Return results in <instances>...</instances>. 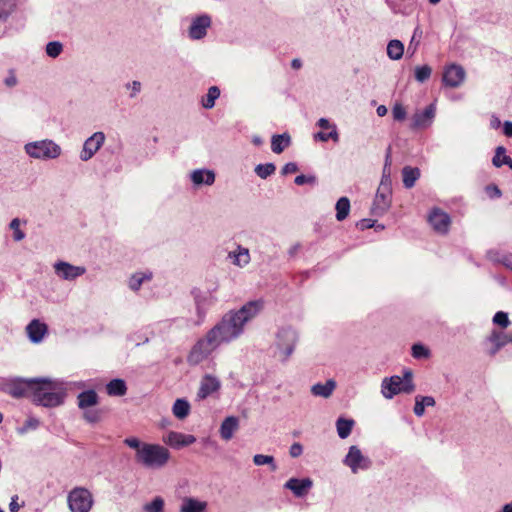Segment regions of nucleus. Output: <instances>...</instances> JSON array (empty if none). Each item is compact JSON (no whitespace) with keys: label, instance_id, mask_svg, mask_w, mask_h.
Here are the masks:
<instances>
[{"label":"nucleus","instance_id":"12","mask_svg":"<svg viewBox=\"0 0 512 512\" xmlns=\"http://www.w3.org/2000/svg\"><path fill=\"white\" fill-rule=\"evenodd\" d=\"M212 24V19L208 14H201L194 17L188 29V36L192 40H201L207 35V31Z\"/></svg>","mask_w":512,"mask_h":512},{"label":"nucleus","instance_id":"46","mask_svg":"<svg viewBox=\"0 0 512 512\" xmlns=\"http://www.w3.org/2000/svg\"><path fill=\"white\" fill-rule=\"evenodd\" d=\"M146 512H163L164 511V500L157 496L150 503L144 505Z\"/></svg>","mask_w":512,"mask_h":512},{"label":"nucleus","instance_id":"41","mask_svg":"<svg viewBox=\"0 0 512 512\" xmlns=\"http://www.w3.org/2000/svg\"><path fill=\"white\" fill-rule=\"evenodd\" d=\"M275 171L276 166L274 163L258 164L254 169L256 175L261 179H267L269 176L273 175Z\"/></svg>","mask_w":512,"mask_h":512},{"label":"nucleus","instance_id":"20","mask_svg":"<svg viewBox=\"0 0 512 512\" xmlns=\"http://www.w3.org/2000/svg\"><path fill=\"white\" fill-rule=\"evenodd\" d=\"M487 341L491 343V348L488 350L490 356H495L498 351L509 343H512V334L503 331L493 330Z\"/></svg>","mask_w":512,"mask_h":512},{"label":"nucleus","instance_id":"30","mask_svg":"<svg viewBox=\"0 0 512 512\" xmlns=\"http://www.w3.org/2000/svg\"><path fill=\"white\" fill-rule=\"evenodd\" d=\"M106 392L109 396H124L127 392V385L123 379L116 378L106 385Z\"/></svg>","mask_w":512,"mask_h":512},{"label":"nucleus","instance_id":"45","mask_svg":"<svg viewBox=\"0 0 512 512\" xmlns=\"http://www.w3.org/2000/svg\"><path fill=\"white\" fill-rule=\"evenodd\" d=\"M21 221L19 218H14L9 223V228L13 230V240L16 242L22 241L25 238V233L20 229Z\"/></svg>","mask_w":512,"mask_h":512},{"label":"nucleus","instance_id":"9","mask_svg":"<svg viewBox=\"0 0 512 512\" xmlns=\"http://www.w3.org/2000/svg\"><path fill=\"white\" fill-rule=\"evenodd\" d=\"M33 378H9L0 382V390L14 398L29 397L32 389Z\"/></svg>","mask_w":512,"mask_h":512},{"label":"nucleus","instance_id":"22","mask_svg":"<svg viewBox=\"0 0 512 512\" xmlns=\"http://www.w3.org/2000/svg\"><path fill=\"white\" fill-rule=\"evenodd\" d=\"M215 173L209 169H196L190 174V179L195 186L207 185L211 186L215 182Z\"/></svg>","mask_w":512,"mask_h":512},{"label":"nucleus","instance_id":"36","mask_svg":"<svg viewBox=\"0 0 512 512\" xmlns=\"http://www.w3.org/2000/svg\"><path fill=\"white\" fill-rule=\"evenodd\" d=\"M404 54V45L400 40L393 39L387 45V55L392 60H399Z\"/></svg>","mask_w":512,"mask_h":512},{"label":"nucleus","instance_id":"1","mask_svg":"<svg viewBox=\"0 0 512 512\" xmlns=\"http://www.w3.org/2000/svg\"><path fill=\"white\" fill-rule=\"evenodd\" d=\"M263 309L262 299L248 301L239 309L225 313L208 332L219 346L228 344L238 339L244 333L245 325L256 318Z\"/></svg>","mask_w":512,"mask_h":512},{"label":"nucleus","instance_id":"10","mask_svg":"<svg viewBox=\"0 0 512 512\" xmlns=\"http://www.w3.org/2000/svg\"><path fill=\"white\" fill-rule=\"evenodd\" d=\"M343 464L349 467L353 474H357L359 471L369 470L372 461L362 454L358 446L352 445L343 459Z\"/></svg>","mask_w":512,"mask_h":512},{"label":"nucleus","instance_id":"31","mask_svg":"<svg viewBox=\"0 0 512 512\" xmlns=\"http://www.w3.org/2000/svg\"><path fill=\"white\" fill-rule=\"evenodd\" d=\"M435 403V399L432 396L417 395L413 412L416 416L421 417L425 413V407H433Z\"/></svg>","mask_w":512,"mask_h":512},{"label":"nucleus","instance_id":"5","mask_svg":"<svg viewBox=\"0 0 512 512\" xmlns=\"http://www.w3.org/2000/svg\"><path fill=\"white\" fill-rule=\"evenodd\" d=\"M27 155L34 159H56L61 155V147L50 139L29 142L24 145Z\"/></svg>","mask_w":512,"mask_h":512},{"label":"nucleus","instance_id":"35","mask_svg":"<svg viewBox=\"0 0 512 512\" xmlns=\"http://www.w3.org/2000/svg\"><path fill=\"white\" fill-rule=\"evenodd\" d=\"M174 416L180 420L185 419L190 412V404L186 399H177L172 407Z\"/></svg>","mask_w":512,"mask_h":512},{"label":"nucleus","instance_id":"3","mask_svg":"<svg viewBox=\"0 0 512 512\" xmlns=\"http://www.w3.org/2000/svg\"><path fill=\"white\" fill-rule=\"evenodd\" d=\"M414 390L413 373L410 369L404 370L403 377L393 375L384 378L381 383V393L386 399H392L400 393L410 394Z\"/></svg>","mask_w":512,"mask_h":512},{"label":"nucleus","instance_id":"47","mask_svg":"<svg viewBox=\"0 0 512 512\" xmlns=\"http://www.w3.org/2000/svg\"><path fill=\"white\" fill-rule=\"evenodd\" d=\"M411 353L415 359L428 358L430 355L429 349L421 343L413 344Z\"/></svg>","mask_w":512,"mask_h":512},{"label":"nucleus","instance_id":"23","mask_svg":"<svg viewBox=\"0 0 512 512\" xmlns=\"http://www.w3.org/2000/svg\"><path fill=\"white\" fill-rule=\"evenodd\" d=\"M47 329V325L38 319H33L26 327L28 337L32 343L41 342Z\"/></svg>","mask_w":512,"mask_h":512},{"label":"nucleus","instance_id":"64","mask_svg":"<svg viewBox=\"0 0 512 512\" xmlns=\"http://www.w3.org/2000/svg\"><path fill=\"white\" fill-rule=\"evenodd\" d=\"M505 266L507 269L512 268V253L504 252L503 257H501L500 263Z\"/></svg>","mask_w":512,"mask_h":512},{"label":"nucleus","instance_id":"29","mask_svg":"<svg viewBox=\"0 0 512 512\" xmlns=\"http://www.w3.org/2000/svg\"><path fill=\"white\" fill-rule=\"evenodd\" d=\"M420 177V170L417 167L404 166L402 169L403 185L405 188H412Z\"/></svg>","mask_w":512,"mask_h":512},{"label":"nucleus","instance_id":"25","mask_svg":"<svg viewBox=\"0 0 512 512\" xmlns=\"http://www.w3.org/2000/svg\"><path fill=\"white\" fill-rule=\"evenodd\" d=\"M337 383L333 379L327 380L325 383H316L311 387V393L317 397L329 398L335 390Z\"/></svg>","mask_w":512,"mask_h":512},{"label":"nucleus","instance_id":"16","mask_svg":"<svg viewBox=\"0 0 512 512\" xmlns=\"http://www.w3.org/2000/svg\"><path fill=\"white\" fill-rule=\"evenodd\" d=\"M428 222L435 231L441 234H445L449 230L451 218L443 210L439 208H433L428 215Z\"/></svg>","mask_w":512,"mask_h":512},{"label":"nucleus","instance_id":"53","mask_svg":"<svg viewBox=\"0 0 512 512\" xmlns=\"http://www.w3.org/2000/svg\"><path fill=\"white\" fill-rule=\"evenodd\" d=\"M83 417L89 423H96L100 420V412L99 410H86Z\"/></svg>","mask_w":512,"mask_h":512},{"label":"nucleus","instance_id":"58","mask_svg":"<svg viewBox=\"0 0 512 512\" xmlns=\"http://www.w3.org/2000/svg\"><path fill=\"white\" fill-rule=\"evenodd\" d=\"M506 153V149L503 146H498L495 150V155L492 159V163L495 167H500V157H503Z\"/></svg>","mask_w":512,"mask_h":512},{"label":"nucleus","instance_id":"55","mask_svg":"<svg viewBox=\"0 0 512 512\" xmlns=\"http://www.w3.org/2000/svg\"><path fill=\"white\" fill-rule=\"evenodd\" d=\"M504 252H501L496 249H491L487 251L486 257L488 260L493 262L494 264H499L501 257H503Z\"/></svg>","mask_w":512,"mask_h":512},{"label":"nucleus","instance_id":"24","mask_svg":"<svg viewBox=\"0 0 512 512\" xmlns=\"http://www.w3.org/2000/svg\"><path fill=\"white\" fill-rule=\"evenodd\" d=\"M195 441L196 438L193 435L183 434L174 431H171L166 438V442L174 448L189 446L193 444Z\"/></svg>","mask_w":512,"mask_h":512},{"label":"nucleus","instance_id":"6","mask_svg":"<svg viewBox=\"0 0 512 512\" xmlns=\"http://www.w3.org/2000/svg\"><path fill=\"white\" fill-rule=\"evenodd\" d=\"M298 333L291 326L280 327L275 336V345L280 353L283 355L282 361L288 358L294 352L295 346L298 342Z\"/></svg>","mask_w":512,"mask_h":512},{"label":"nucleus","instance_id":"43","mask_svg":"<svg viewBox=\"0 0 512 512\" xmlns=\"http://www.w3.org/2000/svg\"><path fill=\"white\" fill-rule=\"evenodd\" d=\"M253 462L257 466L269 465L271 471H276L278 468L274 457L271 455L256 454L253 457Z\"/></svg>","mask_w":512,"mask_h":512},{"label":"nucleus","instance_id":"59","mask_svg":"<svg viewBox=\"0 0 512 512\" xmlns=\"http://www.w3.org/2000/svg\"><path fill=\"white\" fill-rule=\"evenodd\" d=\"M485 190L490 198H500L502 195L501 190L494 184L487 185Z\"/></svg>","mask_w":512,"mask_h":512},{"label":"nucleus","instance_id":"48","mask_svg":"<svg viewBox=\"0 0 512 512\" xmlns=\"http://www.w3.org/2000/svg\"><path fill=\"white\" fill-rule=\"evenodd\" d=\"M63 50V45L58 41L49 42L46 45V54L51 58L58 57Z\"/></svg>","mask_w":512,"mask_h":512},{"label":"nucleus","instance_id":"50","mask_svg":"<svg viewBox=\"0 0 512 512\" xmlns=\"http://www.w3.org/2000/svg\"><path fill=\"white\" fill-rule=\"evenodd\" d=\"M493 323L496 324V325H499L502 328L508 327L509 324H510V321H509V318H508V314L506 312H503V311H498L493 316Z\"/></svg>","mask_w":512,"mask_h":512},{"label":"nucleus","instance_id":"19","mask_svg":"<svg viewBox=\"0 0 512 512\" xmlns=\"http://www.w3.org/2000/svg\"><path fill=\"white\" fill-rule=\"evenodd\" d=\"M313 486V481L310 478H290L284 484V488L292 491V493L298 497H304L308 494L309 490Z\"/></svg>","mask_w":512,"mask_h":512},{"label":"nucleus","instance_id":"34","mask_svg":"<svg viewBox=\"0 0 512 512\" xmlns=\"http://www.w3.org/2000/svg\"><path fill=\"white\" fill-rule=\"evenodd\" d=\"M354 424L355 422L353 419H346L343 417L338 418L336 421L338 436L341 439H346L351 434Z\"/></svg>","mask_w":512,"mask_h":512},{"label":"nucleus","instance_id":"42","mask_svg":"<svg viewBox=\"0 0 512 512\" xmlns=\"http://www.w3.org/2000/svg\"><path fill=\"white\" fill-rule=\"evenodd\" d=\"M422 36H423V31L420 28V26H417L414 29L412 38H411L410 43H409V45L407 47V53L408 54H410V55H414L415 54V52L417 51V48H418V46L420 44V41L422 39Z\"/></svg>","mask_w":512,"mask_h":512},{"label":"nucleus","instance_id":"40","mask_svg":"<svg viewBox=\"0 0 512 512\" xmlns=\"http://www.w3.org/2000/svg\"><path fill=\"white\" fill-rule=\"evenodd\" d=\"M16 7V0H0V22H5Z\"/></svg>","mask_w":512,"mask_h":512},{"label":"nucleus","instance_id":"56","mask_svg":"<svg viewBox=\"0 0 512 512\" xmlns=\"http://www.w3.org/2000/svg\"><path fill=\"white\" fill-rule=\"evenodd\" d=\"M124 443L128 447H130L132 449H135L136 453H138V451H140L141 448L144 446V443H141L140 440L138 438H135V437L126 438L124 440Z\"/></svg>","mask_w":512,"mask_h":512},{"label":"nucleus","instance_id":"8","mask_svg":"<svg viewBox=\"0 0 512 512\" xmlns=\"http://www.w3.org/2000/svg\"><path fill=\"white\" fill-rule=\"evenodd\" d=\"M67 502L71 512H89L94 501L89 490L77 487L69 492Z\"/></svg>","mask_w":512,"mask_h":512},{"label":"nucleus","instance_id":"28","mask_svg":"<svg viewBox=\"0 0 512 512\" xmlns=\"http://www.w3.org/2000/svg\"><path fill=\"white\" fill-rule=\"evenodd\" d=\"M291 144V137L288 133L275 134L271 138V150L275 154L282 153Z\"/></svg>","mask_w":512,"mask_h":512},{"label":"nucleus","instance_id":"61","mask_svg":"<svg viewBox=\"0 0 512 512\" xmlns=\"http://www.w3.org/2000/svg\"><path fill=\"white\" fill-rule=\"evenodd\" d=\"M303 453V447L300 443L296 442L290 446L289 454L293 458L299 457Z\"/></svg>","mask_w":512,"mask_h":512},{"label":"nucleus","instance_id":"44","mask_svg":"<svg viewBox=\"0 0 512 512\" xmlns=\"http://www.w3.org/2000/svg\"><path fill=\"white\" fill-rule=\"evenodd\" d=\"M431 73L432 69L429 65L416 66L414 76L418 82L424 83L430 78Z\"/></svg>","mask_w":512,"mask_h":512},{"label":"nucleus","instance_id":"33","mask_svg":"<svg viewBox=\"0 0 512 512\" xmlns=\"http://www.w3.org/2000/svg\"><path fill=\"white\" fill-rule=\"evenodd\" d=\"M229 258L233 260V264L243 267L250 261L249 250L238 246L237 251L229 252Z\"/></svg>","mask_w":512,"mask_h":512},{"label":"nucleus","instance_id":"37","mask_svg":"<svg viewBox=\"0 0 512 512\" xmlns=\"http://www.w3.org/2000/svg\"><path fill=\"white\" fill-rule=\"evenodd\" d=\"M336 219L338 221L345 220L350 212V200L347 197H341L338 199L335 205Z\"/></svg>","mask_w":512,"mask_h":512},{"label":"nucleus","instance_id":"62","mask_svg":"<svg viewBox=\"0 0 512 512\" xmlns=\"http://www.w3.org/2000/svg\"><path fill=\"white\" fill-rule=\"evenodd\" d=\"M298 171V165L295 162H288L282 167V174L288 175Z\"/></svg>","mask_w":512,"mask_h":512},{"label":"nucleus","instance_id":"49","mask_svg":"<svg viewBox=\"0 0 512 512\" xmlns=\"http://www.w3.org/2000/svg\"><path fill=\"white\" fill-rule=\"evenodd\" d=\"M392 115L395 121H404L407 116L405 107L400 103H395L392 108Z\"/></svg>","mask_w":512,"mask_h":512},{"label":"nucleus","instance_id":"38","mask_svg":"<svg viewBox=\"0 0 512 512\" xmlns=\"http://www.w3.org/2000/svg\"><path fill=\"white\" fill-rule=\"evenodd\" d=\"M220 96V89L217 86H211L207 94L202 98L201 104L205 109H212L215 106V101Z\"/></svg>","mask_w":512,"mask_h":512},{"label":"nucleus","instance_id":"26","mask_svg":"<svg viewBox=\"0 0 512 512\" xmlns=\"http://www.w3.org/2000/svg\"><path fill=\"white\" fill-rule=\"evenodd\" d=\"M239 426V420L235 416H229L224 419L220 426V435L224 440H230Z\"/></svg>","mask_w":512,"mask_h":512},{"label":"nucleus","instance_id":"57","mask_svg":"<svg viewBox=\"0 0 512 512\" xmlns=\"http://www.w3.org/2000/svg\"><path fill=\"white\" fill-rule=\"evenodd\" d=\"M4 84L9 88H13L18 84V79L14 70L11 69L8 71V75L4 79Z\"/></svg>","mask_w":512,"mask_h":512},{"label":"nucleus","instance_id":"63","mask_svg":"<svg viewBox=\"0 0 512 512\" xmlns=\"http://www.w3.org/2000/svg\"><path fill=\"white\" fill-rule=\"evenodd\" d=\"M375 224V221L372 219H361L356 223V227L360 230H366L372 228Z\"/></svg>","mask_w":512,"mask_h":512},{"label":"nucleus","instance_id":"15","mask_svg":"<svg viewBox=\"0 0 512 512\" xmlns=\"http://www.w3.org/2000/svg\"><path fill=\"white\" fill-rule=\"evenodd\" d=\"M53 267L57 276L66 281H73L86 273L85 267L74 266L65 261H58Z\"/></svg>","mask_w":512,"mask_h":512},{"label":"nucleus","instance_id":"7","mask_svg":"<svg viewBox=\"0 0 512 512\" xmlns=\"http://www.w3.org/2000/svg\"><path fill=\"white\" fill-rule=\"evenodd\" d=\"M217 347H219V345L214 341L209 332H207L205 337L199 339L193 345L187 356V362L192 366L198 365L204 361Z\"/></svg>","mask_w":512,"mask_h":512},{"label":"nucleus","instance_id":"18","mask_svg":"<svg viewBox=\"0 0 512 512\" xmlns=\"http://www.w3.org/2000/svg\"><path fill=\"white\" fill-rule=\"evenodd\" d=\"M192 294L194 297L197 314L199 316L204 315L206 310L216 302V297L211 291H201L200 289H194Z\"/></svg>","mask_w":512,"mask_h":512},{"label":"nucleus","instance_id":"2","mask_svg":"<svg viewBox=\"0 0 512 512\" xmlns=\"http://www.w3.org/2000/svg\"><path fill=\"white\" fill-rule=\"evenodd\" d=\"M66 397L64 383L48 377L33 378L29 398L37 406L54 408L62 405Z\"/></svg>","mask_w":512,"mask_h":512},{"label":"nucleus","instance_id":"13","mask_svg":"<svg viewBox=\"0 0 512 512\" xmlns=\"http://www.w3.org/2000/svg\"><path fill=\"white\" fill-rule=\"evenodd\" d=\"M105 142V134L101 131L95 132L90 137H88L82 147L80 152V159L84 162L90 160L97 151L103 146Z\"/></svg>","mask_w":512,"mask_h":512},{"label":"nucleus","instance_id":"52","mask_svg":"<svg viewBox=\"0 0 512 512\" xmlns=\"http://www.w3.org/2000/svg\"><path fill=\"white\" fill-rule=\"evenodd\" d=\"M294 183L296 185H304V184H315L316 183V177L314 175H298L294 179Z\"/></svg>","mask_w":512,"mask_h":512},{"label":"nucleus","instance_id":"17","mask_svg":"<svg viewBox=\"0 0 512 512\" xmlns=\"http://www.w3.org/2000/svg\"><path fill=\"white\" fill-rule=\"evenodd\" d=\"M465 79V70L462 66L451 64L443 72L442 81L445 86L456 88L460 86Z\"/></svg>","mask_w":512,"mask_h":512},{"label":"nucleus","instance_id":"27","mask_svg":"<svg viewBox=\"0 0 512 512\" xmlns=\"http://www.w3.org/2000/svg\"><path fill=\"white\" fill-rule=\"evenodd\" d=\"M207 508L205 501L192 497H185L180 506V512H204Z\"/></svg>","mask_w":512,"mask_h":512},{"label":"nucleus","instance_id":"39","mask_svg":"<svg viewBox=\"0 0 512 512\" xmlns=\"http://www.w3.org/2000/svg\"><path fill=\"white\" fill-rule=\"evenodd\" d=\"M151 278V273L136 272L129 278L128 286L131 290L138 291L143 282L150 280Z\"/></svg>","mask_w":512,"mask_h":512},{"label":"nucleus","instance_id":"21","mask_svg":"<svg viewBox=\"0 0 512 512\" xmlns=\"http://www.w3.org/2000/svg\"><path fill=\"white\" fill-rule=\"evenodd\" d=\"M221 383L219 379L210 374H206L201 382L200 387L197 392V398L203 400L210 396L212 393L218 391L220 389Z\"/></svg>","mask_w":512,"mask_h":512},{"label":"nucleus","instance_id":"54","mask_svg":"<svg viewBox=\"0 0 512 512\" xmlns=\"http://www.w3.org/2000/svg\"><path fill=\"white\" fill-rule=\"evenodd\" d=\"M125 87L131 90L130 98H134L140 93L142 85L140 81L134 80L132 82H128Z\"/></svg>","mask_w":512,"mask_h":512},{"label":"nucleus","instance_id":"51","mask_svg":"<svg viewBox=\"0 0 512 512\" xmlns=\"http://www.w3.org/2000/svg\"><path fill=\"white\" fill-rule=\"evenodd\" d=\"M39 424H40V422L38 419H36L34 417H30L25 421L24 425L18 429V432L20 434H24L29 430L36 429L39 426Z\"/></svg>","mask_w":512,"mask_h":512},{"label":"nucleus","instance_id":"4","mask_svg":"<svg viewBox=\"0 0 512 512\" xmlns=\"http://www.w3.org/2000/svg\"><path fill=\"white\" fill-rule=\"evenodd\" d=\"M169 458L170 452L166 447L149 443H144V446L135 455V459L138 463L146 468L153 469L165 466Z\"/></svg>","mask_w":512,"mask_h":512},{"label":"nucleus","instance_id":"32","mask_svg":"<svg viewBox=\"0 0 512 512\" xmlns=\"http://www.w3.org/2000/svg\"><path fill=\"white\" fill-rule=\"evenodd\" d=\"M78 407L86 409L98 403V395L94 390H86L81 392L78 397Z\"/></svg>","mask_w":512,"mask_h":512},{"label":"nucleus","instance_id":"11","mask_svg":"<svg viewBox=\"0 0 512 512\" xmlns=\"http://www.w3.org/2000/svg\"><path fill=\"white\" fill-rule=\"evenodd\" d=\"M391 203L392 186L379 184L371 207V214L374 216H383L389 210Z\"/></svg>","mask_w":512,"mask_h":512},{"label":"nucleus","instance_id":"60","mask_svg":"<svg viewBox=\"0 0 512 512\" xmlns=\"http://www.w3.org/2000/svg\"><path fill=\"white\" fill-rule=\"evenodd\" d=\"M380 184L392 186L390 166H384Z\"/></svg>","mask_w":512,"mask_h":512},{"label":"nucleus","instance_id":"14","mask_svg":"<svg viewBox=\"0 0 512 512\" xmlns=\"http://www.w3.org/2000/svg\"><path fill=\"white\" fill-rule=\"evenodd\" d=\"M436 115L435 104H429L424 110L416 111L411 119L410 128L413 130L426 129L430 127Z\"/></svg>","mask_w":512,"mask_h":512}]
</instances>
